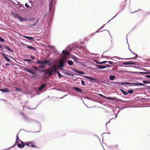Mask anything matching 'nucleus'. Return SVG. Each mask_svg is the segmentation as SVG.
I'll return each instance as SVG.
<instances>
[{"label": "nucleus", "mask_w": 150, "mask_h": 150, "mask_svg": "<svg viewBox=\"0 0 150 150\" xmlns=\"http://www.w3.org/2000/svg\"><path fill=\"white\" fill-rule=\"evenodd\" d=\"M12 15L15 18L21 21H25L27 20V18H25L21 17L19 15V14L17 13H13L12 14Z\"/></svg>", "instance_id": "f257e3e1"}, {"label": "nucleus", "mask_w": 150, "mask_h": 150, "mask_svg": "<svg viewBox=\"0 0 150 150\" xmlns=\"http://www.w3.org/2000/svg\"><path fill=\"white\" fill-rule=\"evenodd\" d=\"M18 140H19V141L21 142V143H18L17 144V146L18 147L20 148H23L24 147V146L25 145V144L23 143V142H21L20 141V139H18V135H17V137H16V142L15 143V144H16L18 141Z\"/></svg>", "instance_id": "f03ea898"}, {"label": "nucleus", "mask_w": 150, "mask_h": 150, "mask_svg": "<svg viewBox=\"0 0 150 150\" xmlns=\"http://www.w3.org/2000/svg\"><path fill=\"white\" fill-rule=\"evenodd\" d=\"M35 142L33 141L26 142L25 143V145L28 146L32 147L37 148L38 147L35 145Z\"/></svg>", "instance_id": "7ed1b4c3"}, {"label": "nucleus", "mask_w": 150, "mask_h": 150, "mask_svg": "<svg viewBox=\"0 0 150 150\" xmlns=\"http://www.w3.org/2000/svg\"><path fill=\"white\" fill-rule=\"evenodd\" d=\"M129 84V85H134V86H144L145 85L142 83H128V82H125V83H121V84Z\"/></svg>", "instance_id": "20e7f679"}, {"label": "nucleus", "mask_w": 150, "mask_h": 150, "mask_svg": "<svg viewBox=\"0 0 150 150\" xmlns=\"http://www.w3.org/2000/svg\"><path fill=\"white\" fill-rule=\"evenodd\" d=\"M99 95L103 98L107 99L108 100H116V98L115 97H106L101 94H100Z\"/></svg>", "instance_id": "39448f33"}, {"label": "nucleus", "mask_w": 150, "mask_h": 150, "mask_svg": "<svg viewBox=\"0 0 150 150\" xmlns=\"http://www.w3.org/2000/svg\"><path fill=\"white\" fill-rule=\"evenodd\" d=\"M31 70H33L32 69H25V70L26 71H27V72L33 75V76L34 78H36L35 73L34 71H31Z\"/></svg>", "instance_id": "423d86ee"}, {"label": "nucleus", "mask_w": 150, "mask_h": 150, "mask_svg": "<svg viewBox=\"0 0 150 150\" xmlns=\"http://www.w3.org/2000/svg\"><path fill=\"white\" fill-rule=\"evenodd\" d=\"M52 73H56L57 72V68L55 65H53L50 67Z\"/></svg>", "instance_id": "0eeeda50"}, {"label": "nucleus", "mask_w": 150, "mask_h": 150, "mask_svg": "<svg viewBox=\"0 0 150 150\" xmlns=\"http://www.w3.org/2000/svg\"><path fill=\"white\" fill-rule=\"evenodd\" d=\"M122 64L125 65H136V64L132 61H129L123 63Z\"/></svg>", "instance_id": "6e6552de"}, {"label": "nucleus", "mask_w": 150, "mask_h": 150, "mask_svg": "<svg viewBox=\"0 0 150 150\" xmlns=\"http://www.w3.org/2000/svg\"><path fill=\"white\" fill-rule=\"evenodd\" d=\"M64 60L63 59L59 61V65L60 67H62L64 66Z\"/></svg>", "instance_id": "1a4fd4ad"}, {"label": "nucleus", "mask_w": 150, "mask_h": 150, "mask_svg": "<svg viewBox=\"0 0 150 150\" xmlns=\"http://www.w3.org/2000/svg\"><path fill=\"white\" fill-rule=\"evenodd\" d=\"M46 85L45 84H42L38 89V90L41 91L46 86Z\"/></svg>", "instance_id": "9d476101"}, {"label": "nucleus", "mask_w": 150, "mask_h": 150, "mask_svg": "<svg viewBox=\"0 0 150 150\" xmlns=\"http://www.w3.org/2000/svg\"><path fill=\"white\" fill-rule=\"evenodd\" d=\"M23 37L30 41H33L34 39V38L33 37H31L27 36H23Z\"/></svg>", "instance_id": "9b49d317"}, {"label": "nucleus", "mask_w": 150, "mask_h": 150, "mask_svg": "<svg viewBox=\"0 0 150 150\" xmlns=\"http://www.w3.org/2000/svg\"><path fill=\"white\" fill-rule=\"evenodd\" d=\"M2 55L4 56V57L5 60H6V61H7L8 62H11L10 59H9L8 57H7L6 56V54H5V53H4V54L2 53Z\"/></svg>", "instance_id": "f8f14e48"}, {"label": "nucleus", "mask_w": 150, "mask_h": 150, "mask_svg": "<svg viewBox=\"0 0 150 150\" xmlns=\"http://www.w3.org/2000/svg\"><path fill=\"white\" fill-rule=\"evenodd\" d=\"M102 34L103 35H108L109 34V32L107 30H104L102 33Z\"/></svg>", "instance_id": "ddd939ff"}, {"label": "nucleus", "mask_w": 150, "mask_h": 150, "mask_svg": "<svg viewBox=\"0 0 150 150\" xmlns=\"http://www.w3.org/2000/svg\"><path fill=\"white\" fill-rule=\"evenodd\" d=\"M37 63L39 64H43L44 63H48V62L47 61H39L38 60H37Z\"/></svg>", "instance_id": "4468645a"}, {"label": "nucleus", "mask_w": 150, "mask_h": 150, "mask_svg": "<svg viewBox=\"0 0 150 150\" xmlns=\"http://www.w3.org/2000/svg\"><path fill=\"white\" fill-rule=\"evenodd\" d=\"M4 47L5 49H7L9 51L11 52H13V50L11 48H10L8 46L6 45H4Z\"/></svg>", "instance_id": "2eb2a0df"}, {"label": "nucleus", "mask_w": 150, "mask_h": 150, "mask_svg": "<svg viewBox=\"0 0 150 150\" xmlns=\"http://www.w3.org/2000/svg\"><path fill=\"white\" fill-rule=\"evenodd\" d=\"M46 73L47 74H48L50 75H51L52 74V71L51 70L50 67L46 70Z\"/></svg>", "instance_id": "dca6fc26"}, {"label": "nucleus", "mask_w": 150, "mask_h": 150, "mask_svg": "<svg viewBox=\"0 0 150 150\" xmlns=\"http://www.w3.org/2000/svg\"><path fill=\"white\" fill-rule=\"evenodd\" d=\"M74 89L77 92L81 93L82 91L81 89L78 87H75L74 88Z\"/></svg>", "instance_id": "f3484780"}, {"label": "nucleus", "mask_w": 150, "mask_h": 150, "mask_svg": "<svg viewBox=\"0 0 150 150\" xmlns=\"http://www.w3.org/2000/svg\"><path fill=\"white\" fill-rule=\"evenodd\" d=\"M0 91L3 92L7 93H9L10 92V91L8 90L7 88L4 89H1Z\"/></svg>", "instance_id": "a211bd4d"}, {"label": "nucleus", "mask_w": 150, "mask_h": 150, "mask_svg": "<svg viewBox=\"0 0 150 150\" xmlns=\"http://www.w3.org/2000/svg\"><path fill=\"white\" fill-rule=\"evenodd\" d=\"M83 77H84L85 78H88V79H90L91 80H89L90 81H91V80H96V79H95V78H91V77H89V76H83Z\"/></svg>", "instance_id": "6ab92c4d"}, {"label": "nucleus", "mask_w": 150, "mask_h": 150, "mask_svg": "<svg viewBox=\"0 0 150 150\" xmlns=\"http://www.w3.org/2000/svg\"><path fill=\"white\" fill-rule=\"evenodd\" d=\"M69 52L68 51L65 50H63L62 51V54L65 55L69 54Z\"/></svg>", "instance_id": "aec40b11"}, {"label": "nucleus", "mask_w": 150, "mask_h": 150, "mask_svg": "<svg viewBox=\"0 0 150 150\" xmlns=\"http://www.w3.org/2000/svg\"><path fill=\"white\" fill-rule=\"evenodd\" d=\"M20 114L25 119H27V117L26 115L23 113H20Z\"/></svg>", "instance_id": "412c9836"}, {"label": "nucleus", "mask_w": 150, "mask_h": 150, "mask_svg": "<svg viewBox=\"0 0 150 150\" xmlns=\"http://www.w3.org/2000/svg\"><path fill=\"white\" fill-rule=\"evenodd\" d=\"M97 67L100 69H103L106 68L105 66L103 65H97Z\"/></svg>", "instance_id": "4be33fe9"}, {"label": "nucleus", "mask_w": 150, "mask_h": 150, "mask_svg": "<svg viewBox=\"0 0 150 150\" xmlns=\"http://www.w3.org/2000/svg\"><path fill=\"white\" fill-rule=\"evenodd\" d=\"M109 78L111 80H112L115 78V76L114 75H110L109 76Z\"/></svg>", "instance_id": "5701e85b"}, {"label": "nucleus", "mask_w": 150, "mask_h": 150, "mask_svg": "<svg viewBox=\"0 0 150 150\" xmlns=\"http://www.w3.org/2000/svg\"><path fill=\"white\" fill-rule=\"evenodd\" d=\"M74 71L75 72H76L77 73L80 74H85L84 73L83 71H79L75 69L74 70Z\"/></svg>", "instance_id": "b1692460"}, {"label": "nucleus", "mask_w": 150, "mask_h": 150, "mask_svg": "<svg viewBox=\"0 0 150 150\" xmlns=\"http://www.w3.org/2000/svg\"><path fill=\"white\" fill-rule=\"evenodd\" d=\"M27 47L28 48H29L30 49L32 50H36L35 48V47L30 46H27Z\"/></svg>", "instance_id": "393cba45"}, {"label": "nucleus", "mask_w": 150, "mask_h": 150, "mask_svg": "<svg viewBox=\"0 0 150 150\" xmlns=\"http://www.w3.org/2000/svg\"><path fill=\"white\" fill-rule=\"evenodd\" d=\"M67 64L69 65H72L73 64V62L71 60H68L67 61Z\"/></svg>", "instance_id": "a878e982"}, {"label": "nucleus", "mask_w": 150, "mask_h": 150, "mask_svg": "<svg viewBox=\"0 0 150 150\" xmlns=\"http://www.w3.org/2000/svg\"><path fill=\"white\" fill-rule=\"evenodd\" d=\"M73 59L74 61L76 62V63H78V59L76 57H73Z\"/></svg>", "instance_id": "bb28decb"}, {"label": "nucleus", "mask_w": 150, "mask_h": 150, "mask_svg": "<svg viewBox=\"0 0 150 150\" xmlns=\"http://www.w3.org/2000/svg\"><path fill=\"white\" fill-rule=\"evenodd\" d=\"M121 91L125 95H127L128 94V93L125 92V91L123 90H122L121 89Z\"/></svg>", "instance_id": "cd10ccee"}, {"label": "nucleus", "mask_w": 150, "mask_h": 150, "mask_svg": "<svg viewBox=\"0 0 150 150\" xmlns=\"http://www.w3.org/2000/svg\"><path fill=\"white\" fill-rule=\"evenodd\" d=\"M24 61L25 62H28V63L31 62V60L30 59H25Z\"/></svg>", "instance_id": "c85d7f7f"}, {"label": "nucleus", "mask_w": 150, "mask_h": 150, "mask_svg": "<svg viewBox=\"0 0 150 150\" xmlns=\"http://www.w3.org/2000/svg\"><path fill=\"white\" fill-rule=\"evenodd\" d=\"M107 62L106 61H103L102 62H99L98 63L99 64H103L106 63Z\"/></svg>", "instance_id": "c756f323"}, {"label": "nucleus", "mask_w": 150, "mask_h": 150, "mask_svg": "<svg viewBox=\"0 0 150 150\" xmlns=\"http://www.w3.org/2000/svg\"><path fill=\"white\" fill-rule=\"evenodd\" d=\"M133 92V90H128V91H127V93H130V94H131Z\"/></svg>", "instance_id": "7c9ffc66"}, {"label": "nucleus", "mask_w": 150, "mask_h": 150, "mask_svg": "<svg viewBox=\"0 0 150 150\" xmlns=\"http://www.w3.org/2000/svg\"><path fill=\"white\" fill-rule=\"evenodd\" d=\"M57 73L58 74V76L60 78H61L63 76L62 74H60V73L59 72H57Z\"/></svg>", "instance_id": "2f4dec72"}, {"label": "nucleus", "mask_w": 150, "mask_h": 150, "mask_svg": "<svg viewBox=\"0 0 150 150\" xmlns=\"http://www.w3.org/2000/svg\"><path fill=\"white\" fill-rule=\"evenodd\" d=\"M39 67L41 68H44L45 67V66L44 65H42L39 66Z\"/></svg>", "instance_id": "473e14b6"}, {"label": "nucleus", "mask_w": 150, "mask_h": 150, "mask_svg": "<svg viewBox=\"0 0 150 150\" xmlns=\"http://www.w3.org/2000/svg\"><path fill=\"white\" fill-rule=\"evenodd\" d=\"M32 67L34 69H36V70H39V69L38 68L36 67V66H33Z\"/></svg>", "instance_id": "72a5a7b5"}, {"label": "nucleus", "mask_w": 150, "mask_h": 150, "mask_svg": "<svg viewBox=\"0 0 150 150\" xmlns=\"http://www.w3.org/2000/svg\"><path fill=\"white\" fill-rule=\"evenodd\" d=\"M81 83L83 86H85L84 82L82 80L81 81Z\"/></svg>", "instance_id": "f704fd0d"}, {"label": "nucleus", "mask_w": 150, "mask_h": 150, "mask_svg": "<svg viewBox=\"0 0 150 150\" xmlns=\"http://www.w3.org/2000/svg\"><path fill=\"white\" fill-rule=\"evenodd\" d=\"M4 40L0 37V42H4Z\"/></svg>", "instance_id": "c9c22d12"}, {"label": "nucleus", "mask_w": 150, "mask_h": 150, "mask_svg": "<svg viewBox=\"0 0 150 150\" xmlns=\"http://www.w3.org/2000/svg\"><path fill=\"white\" fill-rule=\"evenodd\" d=\"M143 82L144 83H149V81H144Z\"/></svg>", "instance_id": "e433bc0d"}, {"label": "nucleus", "mask_w": 150, "mask_h": 150, "mask_svg": "<svg viewBox=\"0 0 150 150\" xmlns=\"http://www.w3.org/2000/svg\"><path fill=\"white\" fill-rule=\"evenodd\" d=\"M140 74H147L148 73H146V72H140Z\"/></svg>", "instance_id": "4c0bfd02"}, {"label": "nucleus", "mask_w": 150, "mask_h": 150, "mask_svg": "<svg viewBox=\"0 0 150 150\" xmlns=\"http://www.w3.org/2000/svg\"><path fill=\"white\" fill-rule=\"evenodd\" d=\"M30 58L32 60H33L35 59V57H34L32 55L31 56Z\"/></svg>", "instance_id": "58836bf2"}, {"label": "nucleus", "mask_w": 150, "mask_h": 150, "mask_svg": "<svg viewBox=\"0 0 150 150\" xmlns=\"http://www.w3.org/2000/svg\"><path fill=\"white\" fill-rule=\"evenodd\" d=\"M25 6L26 8H28L30 6L27 3L25 4Z\"/></svg>", "instance_id": "ea45409f"}, {"label": "nucleus", "mask_w": 150, "mask_h": 150, "mask_svg": "<svg viewBox=\"0 0 150 150\" xmlns=\"http://www.w3.org/2000/svg\"><path fill=\"white\" fill-rule=\"evenodd\" d=\"M108 62V63H109V64H113V62H111L110 61H109Z\"/></svg>", "instance_id": "a19ab883"}, {"label": "nucleus", "mask_w": 150, "mask_h": 150, "mask_svg": "<svg viewBox=\"0 0 150 150\" xmlns=\"http://www.w3.org/2000/svg\"><path fill=\"white\" fill-rule=\"evenodd\" d=\"M145 76L146 77H147V78H150V75H147Z\"/></svg>", "instance_id": "79ce46f5"}, {"label": "nucleus", "mask_w": 150, "mask_h": 150, "mask_svg": "<svg viewBox=\"0 0 150 150\" xmlns=\"http://www.w3.org/2000/svg\"><path fill=\"white\" fill-rule=\"evenodd\" d=\"M105 66L106 67V68L110 67V66L109 65H106V66Z\"/></svg>", "instance_id": "37998d69"}, {"label": "nucleus", "mask_w": 150, "mask_h": 150, "mask_svg": "<svg viewBox=\"0 0 150 150\" xmlns=\"http://www.w3.org/2000/svg\"><path fill=\"white\" fill-rule=\"evenodd\" d=\"M132 52V53L133 54H134V55H135V57H136V58H137V55L136 54H135V53H134Z\"/></svg>", "instance_id": "c03bdc74"}, {"label": "nucleus", "mask_w": 150, "mask_h": 150, "mask_svg": "<svg viewBox=\"0 0 150 150\" xmlns=\"http://www.w3.org/2000/svg\"><path fill=\"white\" fill-rule=\"evenodd\" d=\"M49 8H50V11H51V5H50V6H49Z\"/></svg>", "instance_id": "a18cd8bd"}, {"label": "nucleus", "mask_w": 150, "mask_h": 150, "mask_svg": "<svg viewBox=\"0 0 150 150\" xmlns=\"http://www.w3.org/2000/svg\"><path fill=\"white\" fill-rule=\"evenodd\" d=\"M3 47V45H2L0 44V47L1 48H2Z\"/></svg>", "instance_id": "49530a36"}, {"label": "nucleus", "mask_w": 150, "mask_h": 150, "mask_svg": "<svg viewBox=\"0 0 150 150\" xmlns=\"http://www.w3.org/2000/svg\"><path fill=\"white\" fill-rule=\"evenodd\" d=\"M134 58H135V57H132V58H131L129 59H134Z\"/></svg>", "instance_id": "de8ad7c7"}, {"label": "nucleus", "mask_w": 150, "mask_h": 150, "mask_svg": "<svg viewBox=\"0 0 150 150\" xmlns=\"http://www.w3.org/2000/svg\"><path fill=\"white\" fill-rule=\"evenodd\" d=\"M5 65H6V66H8V65H9V64H8V63H6V64H5Z\"/></svg>", "instance_id": "09e8293b"}, {"label": "nucleus", "mask_w": 150, "mask_h": 150, "mask_svg": "<svg viewBox=\"0 0 150 150\" xmlns=\"http://www.w3.org/2000/svg\"><path fill=\"white\" fill-rule=\"evenodd\" d=\"M100 29L98 30L96 32V33H98L99 32V31L100 30Z\"/></svg>", "instance_id": "8fccbe9b"}, {"label": "nucleus", "mask_w": 150, "mask_h": 150, "mask_svg": "<svg viewBox=\"0 0 150 150\" xmlns=\"http://www.w3.org/2000/svg\"><path fill=\"white\" fill-rule=\"evenodd\" d=\"M16 90L17 91H19V89L18 88H17L16 89Z\"/></svg>", "instance_id": "3c124183"}, {"label": "nucleus", "mask_w": 150, "mask_h": 150, "mask_svg": "<svg viewBox=\"0 0 150 150\" xmlns=\"http://www.w3.org/2000/svg\"><path fill=\"white\" fill-rule=\"evenodd\" d=\"M66 74L67 75H69V74H68V73H67V72L66 73Z\"/></svg>", "instance_id": "603ef678"}, {"label": "nucleus", "mask_w": 150, "mask_h": 150, "mask_svg": "<svg viewBox=\"0 0 150 150\" xmlns=\"http://www.w3.org/2000/svg\"><path fill=\"white\" fill-rule=\"evenodd\" d=\"M133 11V12L132 13H134L136 11Z\"/></svg>", "instance_id": "864d4df0"}, {"label": "nucleus", "mask_w": 150, "mask_h": 150, "mask_svg": "<svg viewBox=\"0 0 150 150\" xmlns=\"http://www.w3.org/2000/svg\"><path fill=\"white\" fill-rule=\"evenodd\" d=\"M71 75V76H73V75Z\"/></svg>", "instance_id": "5fc2aeb1"}]
</instances>
